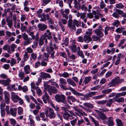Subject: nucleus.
<instances>
[{
    "label": "nucleus",
    "instance_id": "obj_32",
    "mask_svg": "<svg viewBox=\"0 0 126 126\" xmlns=\"http://www.w3.org/2000/svg\"><path fill=\"white\" fill-rule=\"evenodd\" d=\"M86 14V13H80V18L83 20V22L85 23H86L87 21V19L85 18Z\"/></svg>",
    "mask_w": 126,
    "mask_h": 126
},
{
    "label": "nucleus",
    "instance_id": "obj_61",
    "mask_svg": "<svg viewBox=\"0 0 126 126\" xmlns=\"http://www.w3.org/2000/svg\"><path fill=\"white\" fill-rule=\"evenodd\" d=\"M86 3L82 4L81 7H80V9H81L82 11H84L85 12H86L87 9V7L85 6Z\"/></svg>",
    "mask_w": 126,
    "mask_h": 126
},
{
    "label": "nucleus",
    "instance_id": "obj_37",
    "mask_svg": "<svg viewBox=\"0 0 126 126\" xmlns=\"http://www.w3.org/2000/svg\"><path fill=\"white\" fill-rule=\"evenodd\" d=\"M126 95V92H124L121 93H117L115 95V97L114 98H116L122 96H125Z\"/></svg>",
    "mask_w": 126,
    "mask_h": 126
},
{
    "label": "nucleus",
    "instance_id": "obj_51",
    "mask_svg": "<svg viewBox=\"0 0 126 126\" xmlns=\"http://www.w3.org/2000/svg\"><path fill=\"white\" fill-rule=\"evenodd\" d=\"M112 90V89H107L103 90L102 91V92L103 94H108L111 92Z\"/></svg>",
    "mask_w": 126,
    "mask_h": 126
},
{
    "label": "nucleus",
    "instance_id": "obj_49",
    "mask_svg": "<svg viewBox=\"0 0 126 126\" xmlns=\"http://www.w3.org/2000/svg\"><path fill=\"white\" fill-rule=\"evenodd\" d=\"M64 2L68 3L69 7L71 8L72 7L71 4L73 2V0H63Z\"/></svg>",
    "mask_w": 126,
    "mask_h": 126
},
{
    "label": "nucleus",
    "instance_id": "obj_4",
    "mask_svg": "<svg viewBox=\"0 0 126 126\" xmlns=\"http://www.w3.org/2000/svg\"><path fill=\"white\" fill-rule=\"evenodd\" d=\"M11 94V99L14 102L16 103L19 101V103L20 105H22L23 103L24 102L22 99L15 93L13 92H12Z\"/></svg>",
    "mask_w": 126,
    "mask_h": 126
},
{
    "label": "nucleus",
    "instance_id": "obj_40",
    "mask_svg": "<svg viewBox=\"0 0 126 126\" xmlns=\"http://www.w3.org/2000/svg\"><path fill=\"white\" fill-rule=\"evenodd\" d=\"M25 73L22 71L19 72L18 74V76L21 80H23L25 77Z\"/></svg>",
    "mask_w": 126,
    "mask_h": 126
},
{
    "label": "nucleus",
    "instance_id": "obj_33",
    "mask_svg": "<svg viewBox=\"0 0 126 126\" xmlns=\"http://www.w3.org/2000/svg\"><path fill=\"white\" fill-rule=\"evenodd\" d=\"M7 89L9 91H16L17 90V88L15 87V84L10 85L7 87Z\"/></svg>",
    "mask_w": 126,
    "mask_h": 126
},
{
    "label": "nucleus",
    "instance_id": "obj_15",
    "mask_svg": "<svg viewBox=\"0 0 126 126\" xmlns=\"http://www.w3.org/2000/svg\"><path fill=\"white\" fill-rule=\"evenodd\" d=\"M122 11L121 10L116 9V11L114 12L112 14V16L114 17L118 18L119 16V15L122 14Z\"/></svg>",
    "mask_w": 126,
    "mask_h": 126
},
{
    "label": "nucleus",
    "instance_id": "obj_63",
    "mask_svg": "<svg viewBox=\"0 0 126 126\" xmlns=\"http://www.w3.org/2000/svg\"><path fill=\"white\" fill-rule=\"evenodd\" d=\"M112 25L113 26L116 27H118L120 25L119 21L118 20H116L115 22L113 23Z\"/></svg>",
    "mask_w": 126,
    "mask_h": 126
},
{
    "label": "nucleus",
    "instance_id": "obj_18",
    "mask_svg": "<svg viewBox=\"0 0 126 126\" xmlns=\"http://www.w3.org/2000/svg\"><path fill=\"white\" fill-rule=\"evenodd\" d=\"M45 41V43L46 45L48 43V41L47 39H45L42 36H41L40 37L39 40V45L40 47L42 46L44 43V41Z\"/></svg>",
    "mask_w": 126,
    "mask_h": 126
},
{
    "label": "nucleus",
    "instance_id": "obj_8",
    "mask_svg": "<svg viewBox=\"0 0 126 126\" xmlns=\"http://www.w3.org/2000/svg\"><path fill=\"white\" fill-rule=\"evenodd\" d=\"M73 108L75 111V113L79 116L80 115L82 116H87V115L83 110L80 108H78L77 107H73Z\"/></svg>",
    "mask_w": 126,
    "mask_h": 126
},
{
    "label": "nucleus",
    "instance_id": "obj_62",
    "mask_svg": "<svg viewBox=\"0 0 126 126\" xmlns=\"http://www.w3.org/2000/svg\"><path fill=\"white\" fill-rule=\"evenodd\" d=\"M78 55L81 58L83 59L84 58V55L83 53V52L82 51H77Z\"/></svg>",
    "mask_w": 126,
    "mask_h": 126
},
{
    "label": "nucleus",
    "instance_id": "obj_38",
    "mask_svg": "<svg viewBox=\"0 0 126 126\" xmlns=\"http://www.w3.org/2000/svg\"><path fill=\"white\" fill-rule=\"evenodd\" d=\"M83 104L85 107L89 108L92 109L94 107L93 104L90 103H84Z\"/></svg>",
    "mask_w": 126,
    "mask_h": 126
},
{
    "label": "nucleus",
    "instance_id": "obj_5",
    "mask_svg": "<svg viewBox=\"0 0 126 126\" xmlns=\"http://www.w3.org/2000/svg\"><path fill=\"white\" fill-rule=\"evenodd\" d=\"M46 116L50 119L54 118L56 117V114L53 109L51 108H48L45 112Z\"/></svg>",
    "mask_w": 126,
    "mask_h": 126
},
{
    "label": "nucleus",
    "instance_id": "obj_58",
    "mask_svg": "<svg viewBox=\"0 0 126 126\" xmlns=\"http://www.w3.org/2000/svg\"><path fill=\"white\" fill-rule=\"evenodd\" d=\"M115 6L117 8L119 9H122L124 7V5L121 3L116 4Z\"/></svg>",
    "mask_w": 126,
    "mask_h": 126
},
{
    "label": "nucleus",
    "instance_id": "obj_59",
    "mask_svg": "<svg viewBox=\"0 0 126 126\" xmlns=\"http://www.w3.org/2000/svg\"><path fill=\"white\" fill-rule=\"evenodd\" d=\"M38 45V42L36 41H34L33 42V45H32V48L33 49L36 48Z\"/></svg>",
    "mask_w": 126,
    "mask_h": 126
},
{
    "label": "nucleus",
    "instance_id": "obj_30",
    "mask_svg": "<svg viewBox=\"0 0 126 126\" xmlns=\"http://www.w3.org/2000/svg\"><path fill=\"white\" fill-rule=\"evenodd\" d=\"M83 38L84 41L86 43H89L92 40L91 37L88 35H85Z\"/></svg>",
    "mask_w": 126,
    "mask_h": 126
},
{
    "label": "nucleus",
    "instance_id": "obj_6",
    "mask_svg": "<svg viewBox=\"0 0 126 126\" xmlns=\"http://www.w3.org/2000/svg\"><path fill=\"white\" fill-rule=\"evenodd\" d=\"M44 87L45 89L48 88V91L50 95H51L52 93L56 94L57 93V89L55 87L50 86L46 83L44 84Z\"/></svg>",
    "mask_w": 126,
    "mask_h": 126
},
{
    "label": "nucleus",
    "instance_id": "obj_35",
    "mask_svg": "<svg viewBox=\"0 0 126 126\" xmlns=\"http://www.w3.org/2000/svg\"><path fill=\"white\" fill-rule=\"evenodd\" d=\"M32 38L28 37V38L25 40L24 43V45L25 46L27 45L32 43Z\"/></svg>",
    "mask_w": 126,
    "mask_h": 126
},
{
    "label": "nucleus",
    "instance_id": "obj_42",
    "mask_svg": "<svg viewBox=\"0 0 126 126\" xmlns=\"http://www.w3.org/2000/svg\"><path fill=\"white\" fill-rule=\"evenodd\" d=\"M89 117L91 120V121L93 122L95 126H98L99 125V122L95 120L92 116H90Z\"/></svg>",
    "mask_w": 126,
    "mask_h": 126
},
{
    "label": "nucleus",
    "instance_id": "obj_54",
    "mask_svg": "<svg viewBox=\"0 0 126 126\" xmlns=\"http://www.w3.org/2000/svg\"><path fill=\"white\" fill-rule=\"evenodd\" d=\"M61 12L63 17L65 18L66 19H68V16L67 15L68 14L64 13V11H63V9L61 10Z\"/></svg>",
    "mask_w": 126,
    "mask_h": 126
},
{
    "label": "nucleus",
    "instance_id": "obj_1",
    "mask_svg": "<svg viewBox=\"0 0 126 126\" xmlns=\"http://www.w3.org/2000/svg\"><path fill=\"white\" fill-rule=\"evenodd\" d=\"M55 98L57 102H61L63 104V105L65 107H62V108L63 109L64 111H65L66 108L68 106V105L66 103L65 96L64 95L62 94L60 95L57 94L55 96Z\"/></svg>",
    "mask_w": 126,
    "mask_h": 126
},
{
    "label": "nucleus",
    "instance_id": "obj_45",
    "mask_svg": "<svg viewBox=\"0 0 126 126\" xmlns=\"http://www.w3.org/2000/svg\"><path fill=\"white\" fill-rule=\"evenodd\" d=\"M29 56L27 52H25L23 56V60L25 61H27L29 59Z\"/></svg>",
    "mask_w": 126,
    "mask_h": 126
},
{
    "label": "nucleus",
    "instance_id": "obj_46",
    "mask_svg": "<svg viewBox=\"0 0 126 126\" xmlns=\"http://www.w3.org/2000/svg\"><path fill=\"white\" fill-rule=\"evenodd\" d=\"M67 20L63 18H61L60 19L59 21H58V23L59 24V22H60L61 23V24L63 25H65L67 22Z\"/></svg>",
    "mask_w": 126,
    "mask_h": 126
},
{
    "label": "nucleus",
    "instance_id": "obj_26",
    "mask_svg": "<svg viewBox=\"0 0 126 126\" xmlns=\"http://www.w3.org/2000/svg\"><path fill=\"white\" fill-rule=\"evenodd\" d=\"M25 73L26 74H29L31 71L30 66L29 65H26L24 68Z\"/></svg>",
    "mask_w": 126,
    "mask_h": 126
},
{
    "label": "nucleus",
    "instance_id": "obj_31",
    "mask_svg": "<svg viewBox=\"0 0 126 126\" xmlns=\"http://www.w3.org/2000/svg\"><path fill=\"white\" fill-rule=\"evenodd\" d=\"M98 112V115L100 118L102 120H104L106 119L107 118V116L104 113L100 112L98 110H97Z\"/></svg>",
    "mask_w": 126,
    "mask_h": 126
},
{
    "label": "nucleus",
    "instance_id": "obj_21",
    "mask_svg": "<svg viewBox=\"0 0 126 126\" xmlns=\"http://www.w3.org/2000/svg\"><path fill=\"white\" fill-rule=\"evenodd\" d=\"M118 80L117 77L113 79L109 83V87L113 86L118 84Z\"/></svg>",
    "mask_w": 126,
    "mask_h": 126
},
{
    "label": "nucleus",
    "instance_id": "obj_34",
    "mask_svg": "<svg viewBox=\"0 0 126 126\" xmlns=\"http://www.w3.org/2000/svg\"><path fill=\"white\" fill-rule=\"evenodd\" d=\"M73 3L74 4V7L75 8L78 10L80 9V6L77 0H74Z\"/></svg>",
    "mask_w": 126,
    "mask_h": 126
},
{
    "label": "nucleus",
    "instance_id": "obj_17",
    "mask_svg": "<svg viewBox=\"0 0 126 126\" xmlns=\"http://www.w3.org/2000/svg\"><path fill=\"white\" fill-rule=\"evenodd\" d=\"M63 117L64 119L67 120H71L73 119L72 116L67 111L65 112L63 114Z\"/></svg>",
    "mask_w": 126,
    "mask_h": 126
},
{
    "label": "nucleus",
    "instance_id": "obj_12",
    "mask_svg": "<svg viewBox=\"0 0 126 126\" xmlns=\"http://www.w3.org/2000/svg\"><path fill=\"white\" fill-rule=\"evenodd\" d=\"M34 27H35L34 26H32V27L30 26L28 27L27 31V33L31 36L32 39H34V36L33 32L32 31L33 30Z\"/></svg>",
    "mask_w": 126,
    "mask_h": 126
},
{
    "label": "nucleus",
    "instance_id": "obj_22",
    "mask_svg": "<svg viewBox=\"0 0 126 126\" xmlns=\"http://www.w3.org/2000/svg\"><path fill=\"white\" fill-rule=\"evenodd\" d=\"M68 90H70L72 92V93L74 94L77 96H84V94L82 93H79L76 92L75 90L73 88H72L71 86H69V87Z\"/></svg>",
    "mask_w": 126,
    "mask_h": 126
},
{
    "label": "nucleus",
    "instance_id": "obj_2",
    "mask_svg": "<svg viewBox=\"0 0 126 126\" xmlns=\"http://www.w3.org/2000/svg\"><path fill=\"white\" fill-rule=\"evenodd\" d=\"M53 40H51L49 43V49H48L47 51V52L50 54V57L52 59H53L55 57L54 56L55 52L54 49L57 50L58 48V46L54 43H53Z\"/></svg>",
    "mask_w": 126,
    "mask_h": 126
},
{
    "label": "nucleus",
    "instance_id": "obj_9",
    "mask_svg": "<svg viewBox=\"0 0 126 126\" xmlns=\"http://www.w3.org/2000/svg\"><path fill=\"white\" fill-rule=\"evenodd\" d=\"M103 29L101 25H100L98 27V29H96L94 32L95 34L98 36L102 37L103 36L104 34L103 32Z\"/></svg>",
    "mask_w": 126,
    "mask_h": 126
},
{
    "label": "nucleus",
    "instance_id": "obj_52",
    "mask_svg": "<svg viewBox=\"0 0 126 126\" xmlns=\"http://www.w3.org/2000/svg\"><path fill=\"white\" fill-rule=\"evenodd\" d=\"M111 28L108 26H106L105 28L104 33L105 35H106L108 34V31L110 30H111Z\"/></svg>",
    "mask_w": 126,
    "mask_h": 126
},
{
    "label": "nucleus",
    "instance_id": "obj_29",
    "mask_svg": "<svg viewBox=\"0 0 126 126\" xmlns=\"http://www.w3.org/2000/svg\"><path fill=\"white\" fill-rule=\"evenodd\" d=\"M91 77H87L85 78L84 80L83 81V83L82 85H83L84 84L86 85L88 84L91 80Z\"/></svg>",
    "mask_w": 126,
    "mask_h": 126
},
{
    "label": "nucleus",
    "instance_id": "obj_7",
    "mask_svg": "<svg viewBox=\"0 0 126 126\" xmlns=\"http://www.w3.org/2000/svg\"><path fill=\"white\" fill-rule=\"evenodd\" d=\"M60 87L62 89L64 90H68L69 87L65 86L67 84L66 80L63 78H60L59 80Z\"/></svg>",
    "mask_w": 126,
    "mask_h": 126
},
{
    "label": "nucleus",
    "instance_id": "obj_10",
    "mask_svg": "<svg viewBox=\"0 0 126 126\" xmlns=\"http://www.w3.org/2000/svg\"><path fill=\"white\" fill-rule=\"evenodd\" d=\"M5 101L6 103L8 104L9 103L10 96L9 93L7 91L4 92Z\"/></svg>",
    "mask_w": 126,
    "mask_h": 126
},
{
    "label": "nucleus",
    "instance_id": "obj_44",
    "mask_svg": "<svg viewBox=\"0 0 126 126\" xmlns=\"http://www.w3.org/2000/svg\"><path fill=\"white\" fill-rule=\"evenodd\" d=\"M29 119L30 122V124L31 125V126H34V122L33 120V117L30 115L29 116Z\"/></svg>",
    "mask_w": 126,
    "mask_h": 126
},
{
    "label": "nucleus",
    "instance_id": "obj_3",
    "mask_svg": "<svg viewBox=\"0 0 126 126\" xmlns=\"http://www.w3.org/2000/svg\"><path fill=\"white\" fill-rule=\"evenodd\" d=\"M68 26L70 28V30L71 31H75L76 27L79 26V24L78 21L76 19H74L73 20L69 19L68 21Z\"/></svg>",
    "mask_w": 126,
    "mask_h": 126
},
{
    "label": "nucleus",
    "instance_id": "obj_53",
    "mask_svg": "<svg viewBox=\"0 0 126 126\" xmlns=\"http://www.w3.org/2000/svg\"><path fill=\"white\" fill-rule=\"evenodd\" d=\"M107 102V100H102L98 101L96 102V103L99 105H104Z\"/></svg>",
    "mask_w": 126,
    "mask_h": 126
},
{
    "label": "nucleus",
    "instance_id": "obj_16",
    "mask_svg": "<svg viewBox=\"0 0 126 126\" xmlns=\"http://www.w3.org/2000/svg\"><path fill=\"white\" fill-rule=\"evenodd\" d=\"M44 91L45 92V94L44 95L42 96V98L44 103H47L46 100H47L48 102V100H50L49 99V96L45 91V90H44Z\"/></svg>",
    "mask_w": 126,
    "mask_h": 126
},
{
    "label": "nucleus",
    "instance_id": "obj_11",
    "mask_svg": "<svg viewBox=\"0 0 126 126\" xmlns=\"http://www.w3.org/2000/svg\"><path fill=\"white\" fill-rule=\"evenodd\" d=\"M51 33L49 30H47L44 34L41 35L45 39H50L52 38L51 36Z\"/></svg>",
    "mask_w": 126,
    "mask_h": 126
},
{
    "label": "nucleus",
    "instance_id": "obj_41",
    "mask_svg": "<svg viewBox=\"0 0 126 126\" xmlns=\"http://www.w3.org/2000/svg\"><path fill=\"white\" fill-rule=\"evenodd\" d=\"M114 98L112 99H109L108 102L107 103L106 105L107 106L110 107L112 103L115 102V101H114Z\"/></svg>",
    "mask_w": 126,
    "mask_h": 126
},
{
    "label": "nucleus",
    "instance_id": "obj_56",
    "mask_svg": "<svg viewBox=\"0 0 126 126\" xmlns=\"http://www.w3.org/2000/svg\"><path fill=\"white\" fill-rule=\"evenodd\" d=\"M36 92L39 95H41L42 94V91L40 88L38 87H37L36 89Z\"/></svg>",
    "mask_w": 126,
    "mask_h": 126
},
{
    "label": "nucleus",
    "instance_id": "obj_47",
    "mask_svg": "<svg viewBox=\"0 0 126 126\" xmlns=\"http://www.w3.org/2000/svg\"><path fill=\"white\" fill-rule=\"evenodd\" d=\"M16 63V60L14 58H12L11 60L10 65L12 66L15 65Z\"/></svg>",
    "mask_w": 126,
    "mask_h": 126
},
{
    "label": "nucleus",
    "instance_id": "obj_64",
    "mask_svg": "<svg viewBox=\"0 0 126 126\" xmlns=\"http://www.w3.org/2000/svg\"><path fill=\"white\" fill-rule=\"evenodd\" d=\"M71 49L72 52H75L77 51V47L74 44H72L71 47Z\"/></svg>",
    "mask_w": 126,
    "mask_h": 126
},
{
    "label": "nucleus",
    "instance_id": "obj_27",
    "mask_svg": "<svg viewBox=\"0 0 126 126\" xmlns=\"http://www.w3.org/2000/svg\"><path fill=\"white\" fill-rule=\"evenodd\" d=\"M97 93V92H89L85 95L84 94L83 96L85 97H92V96L95 95L96 94V93Z\"/></svg>",
    "mask_w": 126,
    "mask_h": 126
},
{
    "label": "nucleus",
    "instance_id": "obj_25",
    "mask_svg": "<svg viewBox=\"0 0 126 126\" xmlns=\"http://www.w3.org/2000/svg\"><path fill=\"white\" fill-rule=\"evenodd\" d=\"M122 57V55L121 53L117 55L116 59L114 63V64L117 65L119 64L120 62L121 58Z\"/></svg>",
    "mask_w": 126,
    "mask_h": 126
},
{
    "label": "nucleus",
    "instance_id": "obj_24",
    "mask_svg": "<svg viewBox=\"0 0 126 126\" xmlns=\"http://www.w3.org/2000/svg\"><path fill=\"white\" fill-rule=\"evenodd\" d=\"M17 110L16 108H10V114H11L12 116L15 117L16 114Z\"/></svg>",
    "mask_w": 126,
    "mask_h": 126
},
{
    "label": "nucleus",
    "instance_id": "obj_28",
    "mask_svg": "<svg viewBox=\"0 0 126 126\" xmlns=\"http://www.w3.org/2000/svg\"><path fill=\"white\" fill-rule=\"evenodd\" d=\"M6 20L9 27L10 28H11L13 25V21L12 20L10 19V17H8L6 18Z\"/></svg>",
    "mask_w": 126,
    "mask_h": 126
},
{
    "label": "nucleus",
    "instance_id": "obj_20",
    "mask_svg": "<svg viewBox=\"0 0 126 126\" xmlns=\"http://www.w3.org/2000/svg\"><path fill=\"white\" fill-rule=\"evenodd\" d=\"M68 85L69 87L70 86V85H71L73 87H75L76 85L75 83L71 79L68 78L66 79Z\"/></svg>",
    "mask_w": 126,
    "mask_h": 126
},
{
    "label": "nucleus",
    "instance_id": "obj_55",
    "mask_svg": "<svg viewBox=\"0 0 126 126\" xmlns=\"http://www.w3.org/2000/svg\"><path fill=\"white\" fill-rule=\"evenodd\" d=\"M11 124L13 126H15L16 124V121L15 119L11 118L9 119Z\"/></svg>",
    "mask_w": 126,
    "mask_h": 126
},
{
    "label": "nucleus",
    "instance_id": "obj_23",
    "mask_svg": "<svg viewBox=\"0 0 126 126\" xmlns=\"http://www.w3.org/2000/svg\"><path fill=\"white\" fill-rule=\"evenodd\" d=\"M113 119V118L112 117H109L108 118L107 122H104V123L105 124H107L108 125H114Z\"/></svg>",
    "mask_w": 126,
    "mask_h": 126
},
{
    "label": "nucleus",
    "instance_id": "obj_50",
    "mask_svg": "<svg viewBox=\"0 0 126 126\" xmlns=\"http://www.w3.org/2000/svg\"><path fill=\"white\" fill-rule=\"evenodd\" d=\"M67 98L68 100H70L72 102H74L75 101H77V99L72 96H68L67 97Z\"/></svg>",
    "mask_w": 126,
    "mask_h": 126
},
{
    "label": "nucleus",
    "instance_id": "obj_19",
    "mask_svg": "<svg viewBox=\"0 0 126 126\" xmlns=\"http://www.w3.org/2000/svg\"><path fill=\"white\" fill-rule=\"evenodd\" d=\"M11 81V80H10L8 78L6 80H0V83L3 84L5 86H7L9 85L10 82Z\"/></svg>",
    "mask_w": 126,
    "mask_h": 126
},
{
    "label": "nucleus",
    "instance_id": "obj_36",
    "mask_svg": "<svg viewBox=\"0 0 126 126\" xmlns=\"http://www.w3.org/2000/svg\"><path fill=\"white\" fill-rule=\"evenodd\" d=\"M48 104L50 105L56 111H58L59 110V107H57V106H55L54 104L50 100H48Z\"/></svg>",
    "mask_w": 126,
    "mask_h": 126
},
{
    "label": "nucleus",
    "instance_id": "obj_13",
    "mask_svg": "<svg viewBox=\"0 0 126 126\" xmlns=\"http://www.w3.org/2000/svg\"><path fill=\"white\" fill-rule=\"evenodd\" d=\"M40 77L43 79H46L47 78H50L51 77V76L50 74L44 72H41Z\"/></svg>",
    "mask_w": 126,
    "mask_h": 126
},
{
    "label": "nucleus",
    "instance_id": "obj_14",
    "mask_svg": "<svg viewBox=\"0 0 126 126\" xmlns=\"http://www.w3.org/2000/svg\"><path fill=\"white\" fill-rule=\"evenodd\" d=\"M37 27L39 30L43 31L47 29V26L45 24L40 23L38 25Z\"/></svg>",
    "mask_w": 126,
    "mask_h": 126
},
{
    "label": "nucleus",
    "instance_id": "obj_43",
    "mask_svg": "<svg viewBox=\"0 0 126 126\" xmlns=\"http://www.w3.org/2000/svg\"><path fill=\"white\" fill-rule=\"evenodd\" d=\"M125 29V28L123 27H120L117 28L115 31L117 33H121L123 30Z\"/></svg>",
    "mask_w": 126,
    "mask_h": 126
},
{
    "label": "nucleus",
    "instance_id": "obj_48",
    "mask_svg": "<svg viewBox=\"0 0 126 126\" xmlns=\"http://www.w3.org/2000/svg\"><path fill=\"white\" fill-rule=\"evenodd\" d=\"M116 121L118 126H123V123L120 119H116Z\"/></svg>",
    "mask_w": 126,
    "mask_h": 126
},
{
    "label": "nucleus",
    "instance_id": "obj_60",
    "mask_svg": "<svg viewBox=\"0 0 126 126\" xmlns=\"http://www.w3.org/2000/svg\"><path fill=\"white\" fill-rule=\"evenodd\" d=\"M92 37L93 41H97L100 39L99 38L98 36L93 35L92 36Z\"/></svg>",
    "mask_w": 126,
    "mask_h": 126
},
{
    "label": "nucleus",
    "instance_id": "obj_57",
    "mask_svg": "<svg viewBox=\"0 0 126 126\" xmlns=\"http://www.w3.org/2000/svg\"><path fill=\"white\" fill-rule=\"evenodd\" d=\"M26 50L27 51V52H25L27 53V54H28V53L32 54L33 53V49L30 47H29L27 48L26 49Z\"/></svg>",
    "mask_w": 126,
    "mask_h": 126
},
{
    "label": "nucleus",
    "instance_id": "obj_39",
    "mask_svg": "<svg viewBox=\"0 0 126 126\" xmlns=\"http://www.w3.org/2000/svg\"><path fill=\"white\" fill-rule=\"evenodd\" d=\"M114 99V101L118 103H122L124 102V98L123 97H120L118 98H113Z\"/></svg>",
    "mask_w": 126,
    "mask_h": 126
}]
</instances>
